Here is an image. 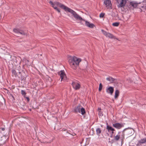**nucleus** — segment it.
I'll use <instances>...</instances> for the list:
<instances>
[{
  "label": "nucleus",
  "mask_w": 146,
  "mask_h": 146,
  "mask_svg": "<svg viewBox=\"0 0 146 146\" xmlns=\"http://www.w3.org/2000/svg\"><path fill=\"white\" fill-rule=\"evenodd\" d=\"M53 4L54 6H58L64 9L65 11H68L72 14L74 17L76 19H78L80 20H84L80 16L78 15L75 11L70 8L65 6L61 3L57 1H55L53 2Z\"/></svg>",
  "instance_id": "1"
},
{
  "label": "nucleus",
  "mask_w": 146,
  "mask_h": 146,
  "mask_svg": "<svg viewBox=\"0 0 146 146\" xmlns=\"http://www.w3.org/2000/svg\"><path fill=\"white\" fill-rule=\"evenodd\" d=\"M81 61L80 58L73 56L70 57L68 60V62L71 67L74 69H76Z\"/></svg>",
  "instance_id": "2"
},
{
  "label": "nucleus",
  "mask_w": 146,
  "mask_h": 146,
  "mask_svg": "<svg viewBox=\"0 0 146 146\" xmlns=\"http://www.w3.org/2000/svg\"><path fill=\"white\" fill-rule=\"evenodd\" d=\"M125 134L123 131H119L118 134L114 137V140L118 141L119 139L122 141L124 139Z\"/></svg>",
  "instance_id": "3"
},
{
  "label": "nucleus",
  "mask_w": 146,
  "mask_h": 146,
  "mask_svg": "<svg viewBox=\"0 0 146 146\" xmlns=\"http://www.w3.org/2000/svg\"><path fill=\"white\" fill-rule=\"evenodd\" d=\"M101 31L106 37L110 38L116 39L115 37L112 34L108 33L103 29L101 30Z\"/></svg>",
  "instance_id": "4"
},
{
  "label": "nucleus",
  "mask_w": 146,
  "mask_h": 146,
  "mask_svg": "<svg viewBox=\"0 0 146 146\" xmlns=\"http://www.w3.org/2000/svg\"><path fill=\"white\" fill-rule=\"evenodd\" d=\"M128 0H121L119 3L117 7L119 8L124 7L127 3Z\"/></svg>",
  "instance_id": "5"
},
{
  "label": "nucleus",
  "mask_w": 146,
  "mask_h": 146,
  "mask_svg": "<svg viewBox=\"0 0 146 146\" xmlns=\"http://www.w3.org/2000/svg\"><path fill=\"white\" fill-rule=\"evenodd\" d=\"M104 4L108 8L112 9V4L111 3L110 0H105L104 2Z\"/></svg>",
  "instance_id": "6"
},
{
  "label": "nucleus",
  "mask_w": 146,
  "mask_h": 146,
  "mask_svg": "<svg viewBox=\"0 0 146 146\" xmlns=\"http://www.w3.org/2000/svg\"><path fill=\"white\" fill-rule=\"evenodd\" d=\"M72 84L73 88L75 90H78L80 87V85L77 82H73Z\"/></svg>",
  "instance_id": "7"
},
{
  "label": "nucleus",
  "mask_w": 146,
  "mask_h": 146,
  "mask_svg": "<svg viewBox=\"0 0 146 146\" xmlns=\"http://www.w3.org/2000/svg\"><path fill=\"white\" fill-rule=\"evenodd\" d=\"M145 141L144 138L141 139L138 141L136 145L137 146H145V145L146 143Z\"/></svg>",
  "instance_id": "8"
},
{
  "label": "nucleus",
  "mask_w": 146,
  "mask_h": 146,
  "mask_svg": "<svg viewBox=\"0 0 146 146\" xmlns=\"http://www.w3.org/2000/svg\"><path fill=\"white\" fill-rule=\"evenodd\" d=\"M106 91L107 93L112 95L113 92L114 88L113 87L110 86L106 88Z\"/></svg>",
  "instance_id": "9"
},
{
  "label": "nucleus",
  "mask_w": 146,
  "mask_h": 146,
  "mask_svg": "<svg viewBox=\"0 0 146 146\" xmlns=\"http://www.w3.org/2000/svg\"><path fill=\"white\" fill-rule=\"evenodd\" d=\"M113 126L115 128L117 129H119L123 127V125L121 123H116L113 124Z\"/></svg>",
  "instance_id": "10"
},
{
  "label": "nucleus",
  "mask_w": 146,
  "mask_h": 146,
  "mask_svg": "<svg viewBox=\"0 0 146 146\" xmlns=\"http://www.w3.org/2000/svg\"><path fill=\"white\" fill-rule=\"evenodd\" d=\"M13 31L14 32L18 34L20 33L22 35H25L26 34L23 31L19 29L15 28L13 29Z\"/></svg>",
  "instance_id": "11"
},
{
  "label": "nucleus",
  "mask_w": 146,
  "mask_h": 146,
  "mask_svg": "<svg viewBox=\"0 0 146 146\" xmlns=\"http://www.w3.org/2000/svg\"><path fill=\"white\" fill-rule=\"evenodd\" d=\"M81 106L79 105L75 107L73 110L74 112L75 113H80Z\"/></svg>",
  "instance_id": "12"
},
{
  "label": "nucleus",
  "mask_w": 146,
  "mask_h": 146,
  "mask_svg": "<svg viewBox=\"0 0 146 146\" xmlns=\"http://www.w3.org/2000/svg\"><path fill=\"white\" fill-rule=\"evenodd\" d=\"M85 24L86 26L91 28H93L94 26V25L92 23H90L87 21H85Z\"/></svg>",
  "instance_id": "13"
},
{
  "label": "nucleus",
  "mask_w": 146,
  "mask_h": 146,
  "mask_svg": "<svg viewBox=\"0 0 146 146\" xmlns=\"http://www.w3.org/2000/svg\"><path fill=\"white\" fill-rule=\"evenodd\" d=\"M138 4V3L135 1H131L130 2V5L133 8H136Z\"/></svg>",
  "instance_id": "14"
},
{
  "label": "nucleus",
  "mask_w": 146,
  "mask_h": 146,
  "mask_svg": "<svg viewBox=\"0 0 146 146\" xmlns=\"http://www.w3.org/2000/svg\"><path fill=\"white\" fill-rule=\"evenodd\" d=\"M49 3L52 5V7L54 9L56 10L58 12L60 13V11L59 9L56 6H54V5L53 3V2L52 1H50L49 2Z\"/></svg>",
  "instance_id": "15"
},
{
  "label": "nucleus",
  "mask_w": 146,
  "mask_h": 146,
  "mask_svg": "<svg viewBox=\"0 0 146 146\" xmlns=\"http://www.w3.org/2000/svg\"><path fill=\"white\" fill-rule=\"evenodd\" d=\"M60 72V74H59L60 75V77L61 78V81L64 78V76L65 75L64 70H61Z\"/></svg>",
  "instance_id": "16"
},
{
  "label": "nucleus",
  "mask_w": 146,
  "mask_h": 146,
  "mask_svg": "<svg viewBox=\"0 0 146 146\" xmlns=\"http://www.w3.org/2000/svg\"><path fill=\"white\" fill-rule=\"evenodd\" d=\"M106 129L108 130L109 132H110L111 131H114L115 129L107 125L106 126Z\"/></svg>",
  "instance_id": "17"
},
{
  "label": "nucleus",
  "mask_w": 146,
  "mask_h": 146,
  "mask_svg": "<svg viewBox=\"0 0 146 146\" xmlns=\"http://www.w3.org/2000/svg\"><path fill=\"white\" fill-rule=\"evenodd\" d=\"M96 134L98 136H100L101 133L102 131L100 128H97L96 129Z\"/></svg>",
  "instance_id": "18"
},
{
  "label": "nucleus",
  "mask_w": 146,
  "mask_h": 146,
  "mask_svg": "<svg viewBox=\"0 0 146 146\" xmlns=\"http://www.w3.org/2000/svg\"><path fill=\"white\" fill-rule=\"evenodd\" d=\"M106 79L107 81H109L110 83H113L115 80L114 78L110 76L107 77Z\"/></svg>",
  "instance_id": "19"
},
{
  "label": "nucleus",
  "mask_w": 146,
  "mask_h": 146,
  "mask_svg": "<svg viewBox=\"0 0 146 146\" xmlns=\"http://www.w3.org/2000/svg\"><path fill=\"white\" fill-rule=\"evenodd\" d=\"M119 91L118 90H115V95L114 97L115 98H116L118 97L119 95Z\"/></svg>",
  "instance_id": "20"
},
{
  "label": "nucleus",
  "mask_w": 146,
  "mask_h": 146,
  "mask_svg": "<svg viewBox=\"0 0 146 146\" xmlns=\"http://www.w3.org/2000/svg\"><path fill=\"white\" fill-rule=\"evenodd\" d=\"M127 133L128 135L129 136L132 135V130L131 129H129L127 130Z\"/></svg>",
  "instance_id": "21"
},
{
  "label": "nucleus",
  "mask_w": 146,
  "mask_h": 146,
  "mask_svg": "<svg viewBox=\"0 0 146 146\" xmlns=\"http://www.w3.org/2000/svg\"><path fill=\"white\" fill-rule=\"evenodd\" d=\"M81 111V114L82 115H84L85 113V111L84 109L83 108H80V112Z\"/></svg>",
  "instance_id": "22"
},
{
  "label": "nucleus",
  "mask_w": 146,
  "mask_h": 146,
  "mask_svg": "<svg viewBox=\"0 0 146 146\" xmlns=\"http://www.w3.org/2000/svg\"><path fill=\"white\" fill-rule=\"evenodd\" d=\"M29 62L28 60L26 58H24L23 59V62L25 64H27Z\"/></svg>",
  "instance_id": "23"
},
{
  "label": "nucleus",
  "mask_w": 146,
  "mask_h": 146,
  "mask_svg": "<svg viewBox=\"0 0 146 146\" xmlns=\"http://www.w3.org/2000/svg\"><path fill=\"white\" fill-rule=\"evenodd\" d=\"M119 23L117 22L114 23L112 24V25L114 26L117 27L118 26Z\"/></svg>",
  "instance_id": "24"
},
{
  "label": "nucleus",
  "mask_w": 146,
  "mask_h": 146,
  "mask_svg": "<svg viewBox=\"0 0 146 146\" xmlns=\"http://www.w3.org/2000/svg\"><path fill=\"white\" fill-rule=\"evenodd\" d=\"M102 83H100V84H99V90L100 91H101L102 90Z\"/></svg>",
  "instance_id": "25"
},
{
  "label": "nucleus",
  "mask_w": 146,
  "mask_h": 146,
  "mask_svg": "<svg viewBox=\"0 0 146 146\" xmlns=\"http://www.w3.org/2000/svg\"><path fill=\"white\" fill-rule=\"evenodd\" d=\"M21 94L23 95H25V94H26V93L25 91L23 90H21Z\"/></svg>",
  "instance_id": "26"
},
{
  "label": "nucleus",
  "mask_w": 146,
  "mask_h": 146,
  "mask_svg": "<svg viewBox=\"0 0 146 146\" xmlns=\"http://www.w3.org/2000/svg\"><path fill=\"white\" fill-rule=\"evenodd\" d=\"M105 15V14L103 13H101L100 14V18H102L104 17Z\"/></svg>",
  "instance_id": "27"
},
{
  "label": "nucleus",
  "mask_w": 146,
  "mask_h": 146,
  "mask_svg": "<svg viewBox=\"0 0 146 146\" xmlns=\"http://www.w3.org/2000/svg\"><path fill=\"white\" fill-rule=\"evenodd\" d=\"M12 73L14 74L15 75H16V72L15 70H12Z\"/></svg>",
  "instance_id": "28"
},
{
  "label": "nucleus",
  "mask_w": 146,
  "mask_h": 146,
  "mask_svg": "<svg viewBox=\"0 0 146 146\" xmlns=\"http://www.w3.org/2000/svg\"><path fill=\"white\" fill-rule=\"evenodd\" d=\"M121 0H115L117 3H119Z\"/></svg>",
  "instance_id": "29"
},
{
  "label": "nucleus",
  "mask_w": 146,
  "mask_h": 146,
  "mask_svg": "<svg viewBox=\"0 0 146 146\" xmlns=\"http://www.w3.org/2000/svg\"><path fill=\"white\" fill-rule=\"evenodd\" d=\"M2 3V1L1 0H0V6L1 5Z\"/></svg>",
  "instance_id": "30"
},
{
  "label": "nucleus",
  "mask_w": 146,
  "mask_h": 146,
  "mask_svg": "<svg viewBox=\"0 0 146 146\" xmlns=\"http://www.w3.org/2000/svg\"><path fill=\"white\" fill-rule=\"evenodd\" d=\"M27 99L28 101H29V97H27L26 98Z\"/></svg>",
  "instance_id": "31"
},
{
  "label": "nucleus",
  "mask_w": 146,
  "mask_h": 146,
  "mask_svg": "<svg viewBox=\"0 0 146 146\" xmlns=\"http://www.w3.org/2000/svg\"><path fill=\"white\" fill-rule=\"evenodd\" d=\"M1 130H2V131H4V130H5V128H1Z\"/></svg>",
  "instance_id": "32"
},
{
  "label": "nucleus",
  "mask_w": 146,
  "mask_h": 146,
  "mask_svg": "<svg viewBox=\"0 0 146 146\" xmlns=\"http://www.w3.org/2000/svg\"><path fill=\"white\" fill-rule=\"evenodd\" d=\"M110 138H109V139H108V140H109V143H112L113 142H111L110 141Z\"/></svg>",
  "instance_id": "33"
},
{
  "label": "nucleus",
  "mask_w": 146,
  "mask_h": 146,
  "mask_svg": "<svg viewBox=\"0 0 146 146\" xmlns=\"http://www.w3.org/2000/svg\"><path fill=\"white\" fill-rule=\"evenodd\" d=\"M2 105V104L0 102V107H1Z\"/></svg>",
  "instance_id": "34"
},
{
  "label": "nucleus",
  "mask_w": 146,
  "mask_h": 146,
  "mask_svg": "<svg viewBox=\"0 0 146 146\" xmlns=\"http://www.w3.org/2000/svg\"><path fill=\"white\" fill-rule=\"evenodd\" d=\"M144 139L145 140V141H146L145 142H146V137H145V138H144Z\"/></svg>",
  "instance_id": "35"
},
{
  "label": "nucleus",
  "mask_w": 146,
  "mask_h": 146,
  "mask_svg": "<svg viewBox=\"0 0 146 146\" xmlns=\"http://www.w3.org/2000/svg\"><path fill=\"white\" fill-rule=\"evenodd\" d=\"M110 137H111V138H112V135H111V136H110Z\"/></svg>",
  "instance_id": "36"
},
{
  "label": "nucleus",
  "mask_w": 146,
  "mask_h": 146,
  "mask_svg": "<svg viewBox=\"0 0 146 146\" xmlns=\"http://www.w3.org/2000/svg\"><path fill=\"white\" fill-rule=\"evenodd\" d=\"M98 109H99V110H101V108H98Z\"/></svg>",
  "instance_id": "37"
},
{
  "label": "nucleus",
  "mask_w": 146,
  "mask_h": 146,
  "mask_svg": "<svg viewBox=\"0 0 146 146\" xmlns=\"http://www.w3.org/2000/svg\"><path fill=\"white\" fill-rule=\"evenodd\" d=\"M112 131V132H111L113 134V131Z\"/></svg>",
  "instance_id": "38"
},
{
  "label": "nucleus",
  "mask_w": 146,
  "mask_h": 146,
  "mask_svg": "<svg viewBox=\"0 0 146 146\" xmlns=\"http://www.w3.org/2000/svg\"><path fill=\"white\" fill-rule=\"evenodd\" d=\"M102 126H103V125H101V127H102Z\"/></svg>",
  "instance_id": "39"
}]
</instances>
